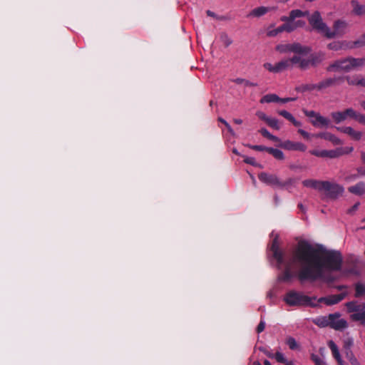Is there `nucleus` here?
Here are the masks:
<instances>
[{
  "mask_svg": "<svg viewBox=\"0 0 365 365\" xmlns=\"http://www.w3.org/2000/svg\"><path fill=\"white\" fill-rule=\"evenodd\" d=\"M294 260L300 265L298 279L301 281H315L322 279L331 282L334 278L325 274V271L339 270L342 258L339 252L326 250L305 242H300Z\"/></svg>",
  "mask_w": 365,
  "mask_h": 365,
  "instance_id": "obj_1",
  "label": "nucleus"
},
{
  "mask_svg": "<svg viewBox=\"0 0 365 365\" xmlns=\"http://www.w3.org/2000/svg\"><path fill=\"white\" fill-rule=\"evenodd\" d=\"M323 60L324 54L322 53H312L307 58H302L299 55H295L292 58H286L276 63L277 73L291 68L294 64H297L298 67L302 70L307 69L309 66L316 67Z\"/></svg>",
  "mask_w": 365,
  "mask_h": 365,
  "instance_id": "obj_2",
  "label": "nucleus"
},
{
  "mask_svg": "<svg viewBox=\"0 0 365 365\" xmlns=\"http://www.w3.org/2000/svg\"><path fill=\"white\" fill-rule=\"evenodd\" d=\"M364 65H365V58L347 57L334 61L327 68V71L329 72H349Z\"/></svg>",
  "mask_w": 365,
  "mask_h": 365,
  "instance_id": "obj_3",
  "label": "nucleus"
},
{
  "mask_svg": "<svg viewBox=\"0 0 365 365\" xmlns=\"http://www.w3.org/2000/svg\"><path fill=\"white\" fill-rule=\"evenodd\" d=\"M284 300L290 306H317L313 302L317 300V297H309L300 292H290L286 295Z\"/></svg>",
  "mask_w": 365,
  "mask_h": 365,
  "instance_id": "obj_4",
  "label": "nucleus"
},
{
  "mask_svg": "<svg viewBox=\"0 0 365 365\" xmlns=\"http://www.w3.org/2000/svg\"><path fill=\"white\" fill-rule=\"evenodd\" d=\"M349 28V23L344 19H336L332 25V30L328 27V31L325 37L327 38H334L342 36L346 34Z\"/></svg>",
  "mask_w": 365,
  "mask_h": 365,
  "instance_id": "obj_5",
  "label": "nucleus"
},
{
  "mask_svg": "<svg viewBox=\"0 0 365 365\" xmlns=\"http://www.w3.org/2000/svg\"><path fill=\"white\" fill-rule=\"evenodd\" d=\"M276 50L282 53L293 52L298 55L307 54L310 52L311 49L309 47L302 46L299 43H294L291 44H280L276 46Z\"/></svg>",
  "mask_w": 365,
  "mask_h": 365,
  "instance_id": "obj_6",
  "label": "nucleus"
},
{
  "mask_svg": "<svg viewBox=\"0 0 365 365\" xmlns=\"http://www.w3.org/2000/svg\"><path fill=\"white\" fill-rule=\"evenodd\" d=\"M259 178L267 184L277 186L279 187H285L292 185L294 182V180L292 178H289L287 180L282 182L277 175L267 174L266 173H260L259 175Z\"/></svg>",
  "mask_w": 365,
  "mask_h": 365,
  "instance_id": "obj_7",
  "label": "nucleus"
},
{
  "mask_svg": "<svg viewBox=\"0 0 365 365\" xmlns=\"http://www.w3.org/2000/svg\"><path fill=\"white\" fill-rule=\"evenodd\" d=\"M309 22L313 29L322 33L324 36H326L327 31H328V26L325 23L323 22L319 11H314L309 19Z\"/></svg>",
  "mask_w": 365,
  "mask_h": 365,
  "instance_id": "obj_8",
  "label": "nucleus"
},
{
  "mask_svg": "<svg viewBox=\"0 0 365 365\" xmlns=\"http://www.w3.org/2000/svg\"><path fill=\"white\" fill-rule=\"evenodd\" d=\"M322 190L326 192V195L330 198L335 199L341 195L344 190L343 187L337 184L331 183L329 181H323Z\"/></svg>",
  "mask_w": 365,
  "mask_h": 365,
  "instance_id": "obj_9",
  "label": "nucleus"
},
{
  "mask_svg": "<svg viewBox=\"0 0 365 365\" xmlns=\"http://www.w3.org/2000/svg\"><path fill=\"white\" fill-rule=\"evenodd\" d=\"M341 314L334 313L329 314V327L335 330H342L347 327V322L345 319H339Z\"/></svg>",
  "mask_w": 365,
  "mask_h": 365,
  "instance_id": "obj_10",
  "label": "nucleus"
},
{
  "mask_svg": "<svg viewBox=\"0 0 365 365\" xmlns=\"http://www.w3.org/2000/svg\"><path fill=\"white\" fill-rule=\"evenodd\" d=\"M347 295L346 292H343L339 294L330 295L327 297H321L318 299L319 302H324L327 305H333L341 302Z\"/></svg>",
  "mask_w": 365,
  "mask_h": 365,
  "instance_id": "obj_11",
  "label": "nucleus"
},
{
  "mask_svg": "<svg viewBox=\"0 0 365 365\" xmlns=\"http://www.w3.org/2000/svg\"><path fill=\"white\" fill-rule=\"evenodd\" d=\"M344 77H334L326 78L317 84V91H322L329 87L333 86L343 81Z\"/></svg>",
  "mask_w": 365,
  "mask_h": 365,
  "instance_id": "obj_12",
  "label": "nucleus"
},
{
  "mask_svg": "<svg viewBox=\"0 0 365 365\" xmlns=\"http://www.w3.org/2000/svg\"><path fill=\"white\" fill-rule=\"evenodd\" d=\"M280 147L287 149V150H300L304 151L306 150V146L302 143H294L290 140H287L279 145Z\"/></svg>",
  "mask_w": 365,
  "mask_h": 365,
  "instance_id": "obj_13",
  "label": "nucleus"
},
{
  "mask_svg": "<svg viewBox=\"0 0 365 365\" xmlns=\"http://www.w3.org/2000/svg\"><path fill=\"white\" fill-rule=\"evenodd\" d=\"M351 43V41H336L329 43L327 45V47L331 51H339L341 49H351L349 47V44Z\"/></svg>",
  "mask_w": 365,
  "mask_h": 365,
  "instance_id": "obj_14",
  "label": "nucleus"
},
{
  "mask_svg": "<svg viewBox=\"0 0 365 365\" xmlns=\"http://www.w3.org/2000/svg\"><path fill=\"white\" fill-rule=\"evenodd\" d=\"M294 30V26H291V24L289 23H287V24H284L282 25L281 26H279L275 29L268 31L267 33V35L268 36H275L278 34L282 33L283 31L292 32Z\"/></svg>",
  "mask_w": 365,
  "mask_h": 365,
  "instance_id": "obj_15",
  "label": "nucleus"
},
{
  "mask_svg": "<svg viewBox=\"0 0 365 365\" xmlns=\"http://www.w3.org/2000/svg\"><path fill=\"white\" fill-rule=\"evenodd\" d=\"M271 250L273 252L274 257L277 259L279 263L282 262V254L279 251V245L278 242V237L276 236L273 240Z\"/></svg>",
  "mask_w": 365,
  "mask_h": 365,
  "instance_id": "obj_16",
  "label": "nucleus"
},
{
  "mask_svg": "<svg viewBox=\"0 0 365 365\" xmlns=\"http://www.w3.org/2000/svg\"><path fill=\"white\" fill-rule=\"evenodd\" d=\"M315 137L327 140L336 145L342 144V141L339 138L330 133H320L315 135Z\"/></svg>",
  "mask_w": 365,
  "mask_h": 365,
  "instance_id": "obj_17",
  "label": "nucleus"
},
{
  "mask_svg": "<svg viewBox=\"0 0 365 365\" xmlns=\"http://www.w3.org/2000/svg\"><path fill=\"white\" fill-rule=\"evenodd\" d=\"M352 150V148H349L348 150L345 151L342 148H339L336 150H328L327 158H336L344 154H348L349 153L351 152Z\"/></svg>",
  "mask_w": 365,
  "mask_h": 365,
  "instance_id": "obj_18",
  "label": "nucleus"
},
{
  "mask_svg": "<svg viewBox=\"0 0 365 365\" xmlns=\"http://www.w3.org/2000/svg\"><path fill=\"white\" fill-rule=\"evenodd\" d=\"M351 4L353 7V14L357 16L365 15V6L360 4L356 0L351 1Z\"/></svg>",
  "mask_w": 365,
  "mask_h": 365,
  "instance_id": "obj_19",
  "label": "nucleus"
},
{
  "mask_svg": "<svg viewBox=\"0 0 365 365\" xmlns=\"http://www.w3.org/2000/svg\"><path fill=\"white\" fill-rule=\"evenodd\" d=\"M329 346L332 351L334 358L336 359L339 365H344L343 360L341 359L339 349L333 341H329Z\"/></svg>",
  "mask_w": 365,
  "mask_h": 365,
  "instance_id": "obj_20",
  "label": "nucleus"
},
{
  "mask_svg": "<svg viewBox=\"0 0 365 365\" xmlns=\"http://www.w3.org/2000/svg\"><path fill=\"white\" fill-rule=\"evenodd\" d=\"M346 307L349 312L358 313L365 308L364 304H358L356 302H349L346 304Z\"/></svg>",
  "mask_w": 365,
  "mask_h": 365,
  "instance_id": "obj_21",
  "label": "nucleus"
},
{
  "mask_svg": "<svg viewBox=\"0 0 365 365\" xmlns=\"http://www.w3.org/2000/svg\"><path fill=\"white\" fill-rule=\"evenodd\" d=\"M349 191L357 195H362L365 193V184L359 182L354 186L349 187Z\"/></svg>",
  "mask_w": 365,
  "mask_h": 365,
  "instance_id": "obj_22",
  "label": "nucleus"
},
{
  "mask_svg": "<svg viewBox=\"0 0 365 365\" xmlns=\"http://www.w3.org/2000/svg\"><path fill=\"white\" fill-rule=\"evenodd\" d=\"M349 46L352 49L365 46V33L363 34L357 40L351 41Z\"/></svg>",
  "mask_w": 365,
  "mask_h": 365,
  "instance_id": "obj_23",
  "label": "nucleus"
},
{
  "mask_svg": "<svg viewBox=\"0 0 365 365\" xmlns=\"http://www.w3.org/2000/svg\"><path fill=\"white\" fill-rule=\"evenodd\" d=\"M349 46L352 49L365 46V33L363 34L357 40L351 41Z\"/></svg>",
  "mask_w": 365,
  "mask_h": 365,
  "instance_id": "obj_24",
  "label": "nucleus"
},
{
  "mask_svg": "<svg viewBox=\"0 0 365 365\" xmlns=\"http://www.w3.org/2000/svg\"><path fill=\"white\" fill-rule=\"evenodd\" d=\"M296 91L304 93L317 90V84H303L295 88Z\"/></svg>",
  "mask_w": 365,
  "mask_h": 365,
  "instance_id": "obj_25",
  "label": "nucleus"
},
{
  "mask_svg": "<svg viewBox=\"0 0 365 365\" xmlns=\"http://www.w3.org/2000/svg\"><path fill=\"white\" fill-rule=\"evenodd\" d=\"M351 320L355 322H360L361 324L365 325V310L358 313H354L350 316Z\"/></svg>",
  "mask_w": 365,
  "mask_h": 365,
  "instance_id": "obj_26",
  "label": "nucleus"
},
{
  "mask_svg": "<svg viewBox=\"0 0 365 365\" xmlns=\"http://www.w3.org/2000/svg\"><path fill=\"white\" fill-rule=\"evenodd\" d=\"M331 117L334 121L336 123H339L341 121L345 120L347 118L346 111L342 112H334L331 113Z\"/></svg>",
  "mask_w": 365,
  "mask_h": 365,
  "instance_id": "obj_27",
  "label": "nucleus"
},
{
  "mask_svg": "<svg viewBox=\"0 0 365 365\" xmlns=\"http://www.w3.org/2000/svg\"><path fill=\"white\" fill-rule=\"evenodd\" d=\"M323 181H317L313 180H304L303 185L306 187H311L319 190H322V184Z\"/></svg>",
  "mask_w": 365,
  "mask_h": 365,
  "instance_id": "obj_28",
  "label": "nucleus"
},
{
  "mask_svg": "<svg viewBox=\"0 0 365 365\" xmlns=\"http://www.w3.org/2000/svg\"><path fill=\"white\" fill-rule=\"evenodd\" d=\"M329 314L327 317H323L314 319V322L321 327H329Z\"/></svg>",
  "mask_w": 365,
  "mask_h": 365,
  "instance_id": "obj_29",
  "label": "nucleus"
},
{
  "mask_svg": "<svg viewBox=\"0 0 365 365\" xmlns=\"http://www.w3.org/2000/svg\"><path fill=\"white\" fill-rule=\"evenodd\" d=\"M279 100V97L277 96L276 94H268L264 96H263L261 100L260 103H271V102H278Z\"/></svg>",
  "mask_w": 365,
  "mask_h": 365,
  "instance_id": "obj_30",
  "label": "nucleus"
},
{
  "mask_svg": "<svg viewBox=\"0 0 365 365\" xmlns=\"http://www.w3.org/2000/svg\"><path fill=\"white\" fill-rule=\"evenodd\" d=\"M268 11H269L268 8L264 7V6H260V7L253 9L250 12V15L258 17V16H260L266 14Z\"/></svg>",
  "mask_w": 365,
  "mask_h": 365,
  "instance_id": "obj_31",
  "label": "nucleus"
},
{
  "mask_svg": "<svg viewBox=\"0 0 365 365\" xmlns=\"http://www.w3.org/2000/svg\"><path fill=\"white\" fill-rule=\"evenodd\" d=\"M355 297H360L363 295H365V284L362 283H356L355 284Z\"/></svg>",
  "mask_w": 365,
  "mask_h": 365,
  "instance_id": "obj_32",
  "label": "nucleus"
},
{
  "mask_svg": "<svg viewBox=\"0 0 365 365\" xmlns=\"http://www.w3.org/2000/svg\"><path fill=\"white\" fill-rule=\"evenodd\" d=\"M312 123L314 126L318 125L317 123H319L322 125L327 126L329 125V120L327 118L318 114L316 117V120H312Z\"/></svg>",
  "mask_w": 365,
  "mask_h": 365,
  "instance_id": "obj_33",
  "label": "nucleus"
},
{
  "mask_svg": "<svg viewBox=\"0 0 365 365\" xmlns=\"http://www.w3.org/2000/svg\"><path fill=\"white\" fill-rule=\"evenodd\" d=\"M267 152L272 154L275 158L278 160L284 159L283 153L280 150L269 148V149H267Z\"/></svg>",
  "mask_w": 365,
  "mask_h": 365,
  "instance_id": "obj_34",
  "label": "nucleus"
},
{
  "mask_svg": "<svg viewBox=\"0 0 365 365\" xmlns=\"http://www.w3.org/2000/svg\"><path fill=\"white\" fill-rule=\"evenodd\" d=\"M259 132H260V133H261L264 137H265V138H268V139H269V140H273V141H274V142H279V141H280V140H279L277 137H276V136H274V135H273L270 134V133L267 131V129H265V128H262V129L259 130Z\"/></svg>",
  "mask_w": 365,
  "mask_h": 365,
  "instance_id": "obj_35",
  "label": "nucleus"
},
{
  "mask_svg": "<svg viewBox=\"0 0 365 365\" xmlns=\"http://www.w3.org/2000/svg\"><path fill=\"white\" fill-rule=\"evenodd\" d=\"M307 14H308V12H303L299 9L292 10L289 14V19H292V21H294L296 18L301 17Z\"/></svg>",
  "mask_w": 365,
  "mask_h": 365,
  "instance_id": "obj_36",
  "label": "nucleus"
},
{
  "mask_svg": "<svg viewBox=\"0 0 365 365\" xmlns=\"http://www.w3.org/2000/svg\"><path fill=\"white\" fill-rule=\"evenodd\" d=\"M269 127L275 129L279 130V125L278 123V120L275 118H268V119L265 122Z\"/></svg>",
  "mask_w": 365,
  "mask_h": 365,
  "instance_id": "obj_37",
  "label": "nucleus"
},
{
  "mask_svg": "<svg viewBox=\"0 0 365 365\" xmlns=\"http://www.w3.org/2000/svg\"><path fill=\"white\" fill-rule=\"evenodd\" d=\"M345 111H346V114L347 115V118L350 117L351 118H354L356 120H358V118H359L360 113H356L352 108H347V109L345 110Z\"/></svg>",
  "mask_w": 365,
  "mask_h": 365,
  "instance_id": "obj_38",
  "label": "nucleus"
},
{
  "mask_svg": "<svg viewBox=\"0 0 365 365\" xmlns=\"http://www.w3.org/2000/svg\"><path fill=\"white\" fill-rule=\"evenodd\" d=\"M292 277V274L290 273L289 269L287 268L284 271V274L282 276H279L278 279L281 282L289 281Z\"/></svg>",
  "mask_w": 365,
  "mask_h": 365,
  "instance_id": "obj_39",
  "label": "nucleus"
},
{
  "mask_svg": "<svg viewBox=\"0 0 365 365\" xmlns=\"http://www.w3.org/2000/svg\"><path fill=\"white\" fill-rule=\"evenodd\" d=\"M287 344L289 346V348L292 350L297 349L299 348V346L295 341V339L292 337H289L287 339Z\"/></svg>",
  "mask_w": 365,
  "mask_h": 365,
  "instance_id": "obj_40",
  "label": "nucleus"
},
{
  "mask_svg": "<svg viewBox=\"0 0 365 365\" xmlns=\"http://www.w3.org/2000/svg\"><path fill=\"white\" fill-rule=\"evenodd\" d=\"M312 359L316 365H326L322 359L317 355L312 354Z\"/></svg>",
  "mask_w": 365,
  "mask_h": 365,
  "instance_id": "obj_41",
  "label": "nucleus"
},
{
  "mask_svg": "<svg viewBox=\"0 0 365 365\" xmlns=\"http://www.w3.org/2000/svg\"><path fill=\"white\" fill-rule=\"evenodd\" d=\"M276 360L279 363L285 364L288 361L284 357V355L280 352H277L274 355Z\"/></svg>",
  "mask_w": 365,
  "mask_h": 365,
  "instance_id": "obj_42",
  "label": "nucleus"
},
{
  "mask_svg": "<svg viewBox=\"0 0 365 365\" xmlns=\"http://www.w3.org/2000/svg\"><path fill=\"white\" fill-rule=\"evenodd\" d=\"M264 67L266 69H267L269 72L277 73V65L276 64L274 66H273V65H272L269 63H266L264 64Z\"/></svg>",
  "mask_w": 365,
  "mask_h": 365,
  "instance_id": "obj_43",
  "label": "nucleus"
},
{
  "mask_svg": "<svg viewBox=\"0 0 365 365\" xmlns=\"http://www.w3.org/2000/svg\"><path fill=\"white\" fill-rule=\"evenodd\" d=\"M278 113L283 116L284 118H285L286 119L289 120V121L291 120H294V117L293 115L289 113V112L286 111V110H280L278 112Z\"/></svg>",
  "mask_w": 365,
  "mask_h": 365,
  "instance_id": "obj_44",
  "label": "nucleus"
},
{
  "mask_svg": "<svg viewBox=\"0 0 365 365\" xmlns=\"http://www.w3.org/2000/svg\"><path fill=\"white\" fill-rule=\"evenodd\" d=\"M349 136H351L355 140H359L362 136V133L353 129Z\"/></svg>",
  "mask_w": 365,
  "mask_h": 365,
  "instance_id": "obj_45",
  "label": "nucleus"
},
{
  "mask_svg": "<svg viewBox=\"0 0 365 365\" xmlns=\"http://www.w3.org/2000/svg\"><path fill=\"white\" fill-rule=\"evenodd\" d=\"M336 129L344 133H346L349 135H351V133L353 130V128L351 127H337Z\"/></svg>",
  "mask_w": 365,
  "mask_h": 365,
  "instance_id": "obj_46",
  "label": "nucleus"
},
{
  "mask_svg": "<svg viewBox=\"0 0 365 365\" xmlns=\"http://www.w3.org/2000/svg\"><path fill=\"white\" fill-rule=\"evenodd\" d=\"M336 129L344 133H346L349 135H351V133L353 130V128L351 127H337Z\"/></svg>",
  "mask_w": 365,
  "mask_h": 365,
  "instance_id": "obj_47",
  "label": "nucleus"
},
{
  "mask_svg": "<svg viewBox=\"0 0 365 365\" xmlns=\"http://www.w3.org/2000/svg\"><path fill=\"white\" fill-rule=\"evenodd\" d=\"M349 361L351 365H361L359 361L355 357V356L351 353V356L349 358Z\"/></svg>",
  "mask_w": 365,
  "mask_h": 365,
  "instance_id": "obj_48",
  "label": "nucleus"
},
{
  "mask_svg": "<svg viewBox=\"0 0 365 365\" xmlns=\"http://www.w3.org/2000/svg\"><path fill=\"white\" fill-rule=\"evenodd\" d=\"M249 147L255 150H258V151H264V150L267 151V149H269V148L264 147L262 145H249Z\"/></svg>",
  "mask_w": 365,
  "mask_h": 365,
  "instance_id": "obj_49",
  "label": "nucleus"
},
{
  "mask_svg": "<svg viewBox=\"0 0 365 365\" xmlns=\"http://www.w3.org/2000/svg\"><path fill=\"white\" fill-rule=\"evenodd\" d=\"M244 162L254 166H256L257 165L255 159L252 158L245 157L244 159Z\"/></svg>",
  "mask_w": 365,
  "mask_h": 365,
  "instance_id": "obj_50",
  "label": "nucleus"
},
{
  "mask_svg": "<svg viewBox=\"0 0 365 365\" xmlns=\"http://www.w3.org/2000/svg\"><path fill=\"white\" fill-rule=\"evenodd\" d=\"M291 26H294V29H296L297 27H302L305 23L303 21H297L296 22L289 23Z\"/></svg>",
  "mask_w": 365,
  "mask_h": 365,
  "instance_id": "obj_51",
  "label": "nucleus"
},
{
  "mask_svg": "<svg viewBox=\"0 0 365 365\" xmlns=\"http://www.w3.org/2000/svg\"><path fill=\"white\" fill-rule=\"evenodd\" d=\"M344 79H346L348 84L350 86H356L357 80H353L351 78L350 76H346L344 78Z\"/></svg>",
  "mask_w": 365,
  "mask_h": 365,
  "instance_id": "obj_52",
  "label": "nucleus"
},
{
  "mask_svg": "<svg viewBox=\"0 0 365 365\" xmlns=\"http://www.w3.org/2000/svg\"><path fill=\"white\" fill-rule=\"evenodd\" d=\"M257 115L259 117V118H260L261 120H262L263 121L266 122V120L268 119V116H267L265 115V113H262V112H257Z\"/></svg>",
  "mask_w": 365,
  "mask_h": 365,
  "instance_id": "obj_53",
  "label": "nucleus"
},
{
  "mask_svg": "<svg viewBox=\"0 0 365 365\" xmlns=\"http://www.w3.org/2000/svg\"><path fill=\"white\" fill-rule=\"evenodd\" d=\"M298 132L306 139H309V134L302 129H299Z\"/></svg>",
  "mask_w": 365,
  "mask_h": 365,
  "instance_id": "obj_54",
  "label": "nucleus"
},
{
  "mask_svg": "<svg viewBox=\"0 0 365 365\" xmlns=\"http://www.w3.org/2000/svg\"><path fill=\"white\" fill-rule=\"evenodd\" d=\"M304 113H305V115H306L307 116H308V117H315V118H316V117L317 116V115L319 114V113H315L314 111H313V110H311V111L304 110Z\"/></svg>",
  "mask_w": 365,
  "mask_h": 365,
  "instance_id": "obj_55",
  "label": "nucleus"
},
{
  "mask_svg": "<svg viewBox=\"0 0 365 365\" xmlns=\"http://www.w3.org/2000/svg\"><path fill=\"white\" fill-rule=\"evenodd\" d=\"M356 86L365 88V77L361 78L360 79L357 80Z\"/></svg>",
  "mask_w": 365,
  "mask_h": 365,
  "instance_id": "obj_56",
  "label": "nucleus"
},
{
  "mask_svg": "<svg viewBox=\"0 0 365 365\" xmlns=\"http://www.w3.org/2000/svg\"><path fill=\"white\" fill-rule=\"evenodd\" d=\"M353 341L351 339H349L344 341V347L346 349H350V347L352 346Z\"/></svg>",
  "mask_w": 365,
  "mask_h": 365,
  "instance_id": "obj_57",
  "label": "nucleus"
},
{
  "mask_svg": "<svg viewBox=\"0 0 365 365\" xmlns=\"http://www.w3.org/2000/svg\"><path fill=\"white\" fill-rule=\"evenodd\" d=\"M264 327H265L264 323L263 322H261L259 324V325H258V327H257V332H258V333L262 332V331L264 329Z\"/></svg>",
  "mask_w": 365,
  "mask_h": 365,
  "instance_id": "obj_58",
  "label": "nucleus"
},
{
  "mask_svg": "<svg viewBox=\"0 0 365 365\" xmlns=\"http://www.w3.org/2000/svg\"><path fill=\"white\" fill-rule=\"evenodd\" d=\"M295 98H279V100L278 101V102H281V103H287V102H289V101H294Z\"/></svg>",
  "mask_w": 365,
  "mask_h": 365,
  "instance_id": "obj_59",
  "label": "nucleus"
},
{
  "mask_svg": "<svg viewBox=\"0 0 365 365\" xmlns=\"http://www.w3.org/2000/svg\"><path fill=\"white\" fill-rule=\"evenodd\" d=\"M357 121L361 124L365 125V115L359 114Z\"/></svg>",
  "mask_w": 365,
  "mask_h": 365,
  "instance_id": "obj_60",
  "label": "nucleus"
},
{
  "mask_svg": "<svg viewBox=\"0 0 365 365\" xmlns=\"http://www.w3.org/2000/svg\"><path fill=\"white\" fill-rule=\"evenodd\" d=\"M219 120H220V121H221L222 123H223L225 124V125L228 128V130H229V131H230V133H232V130L231 129V128H230V125H229V124H228L225 120H223V119H222V118H219Z\"/></svg>",
  "mask_w": 365,
  "mask_h": 365,
  "instance_id": "obj_61",
  "label": "nucleus"
},
{
  "mask_svg": "<svg viewBox=\"0 0 365 365\" xmlns=\"http://www.w3.org/2000/svg\"><path fill=\"white\" fill-rule=\"evenodd\" d=\"M359 205V202H356V204H354V205L352 206V207H351V209H349V212L350 213V212H353V211L356 210L358 208Z\"/></svg>",
  "mask_w": 365,
  "mask_h": 365,
  "instance_id": "obj_62",
  "label": "nucleus"
},
{
  "mask_svg": "<svg viewBox=\"0 0 365 365\" xmlns=\"http://www.w3.org/2000/svg\"><path fill=\"white\" fill-rule=\"evenodd\" d=\"M328 150H322L320 151V157L321 158H327Z\"/></svg>",
  "mask_w": 365,
  "mask_h": 365,
  "instance_id": "obj_63",
  "label": "nucleus"
},
{
  "mask_svg": "<svg viewBox=\"0 0 365 365\" xmlns=\"http://www.w3.org/2000/svg\"><path fill=\"white\" fill-rule=\"evenodd\" d=\"M281 20L282 21H287V22H292V19H289V16H283L281 18Z\"/></svg>",
  "mask_w": 365,
  "mask_h": 365,
  "instance_id": "obj_64",
  "label": "nucleus"
}]
</instances>
